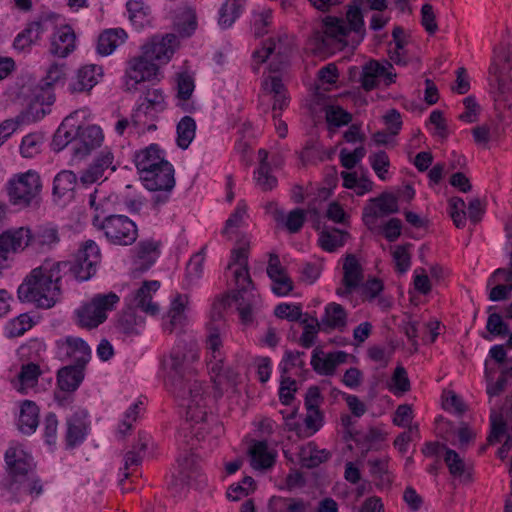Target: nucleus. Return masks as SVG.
I'll return each instance as SVG.
<instances>
[{
  "mask_svg": "<svg viewBox=\"0 0 512 512\" xmlns=\"http://www.w3.org/2000/svg\"><path fill=\"white\" fill-rule=\"evenodd\" d=\"M199 360V348L195 341L180 340L172 348L168 357L163 359L166 371L167 389L186 407L187 419L200 423L206 419L202 384L193 380L191 364Z\"/></svg>",
  "mask_w": 512,
  "mask_h": 512,
  "instance_id": "obj_1",
  "label": "nucleus"
},
{
  "mask_svg": "<svg viewBox=\"0 0 512 512\" xmlns=\"http://www.w3.org/2000/svg\"><path fill=\"white\" fill-rule=\"evenodd\" d=\"M366 36L364 15L361 7L353 0L348 6L344 18L327 16L321 28L310 37V44L316 53H325L333 49L358 46Z\"/></svg>",
  "mask_w": 512,
  "mask_h": 512,
  "instance_id": "obj_2",
  "label": "nucleus"
},
{
  "mask_svg": "<svg viewBox=\"0 0 512 512\" xmlns=\"http://www.w3.org/2000/svg\"><path fill=\"white\" fill-rule=\"evenodd\" d=\"M61 263L45 261L34 268L18 287V298L33 303L38 308L53 307L60 296Z\"/></svg>",
  "mask_w": 512,
  "mask_h": 512,
  "instance_id": "obj_3",
  "label": "nucleus"
},
{
  "mask_svg": "<svg viewBox=\"0 0 512 512\" xmlns=\"http://www.w3.org/2000/svg\"><path fill=\"white\" fill-rule=\"evenodd\" d=\"M93 225L103 232L109 243L118 246L132 245L138 237V229L128 216L110 214L102 219L96 214L93 217Z\"/></svg>",
  "mask_w": 512,
  "mask_h": 512,
  "instance_id": "obj_4",
  "label": "nucleus"
},
{
  "mask_svg": "<svg viewBox=\"0 0 512 512\" xmlns=\"http://www.w3.org/2000/svg\"><path fill=\"white\" fill-rule=\"evenodd\" d=\"M488 73L489 83L496 89V95L503 94L504 103L510 101L512 94V50L508 45L501 44L494 49Z\"/></svg>",
  "mask_w": 512,
  "mask_h": 512,
  "instance_id": "obj_5",
  "label": "nucleus"
},
{
  "mask_svg": "<svg viewBox=\"0 0 512 512\" xmlns=\"http://www.w3.org/2000/svg\"><path fill=\"white\" fill-rule=\"evenodd\" d=\"M120 298L114 292L95 295L90 302L75 311L81 327L96 328L107 319V312L114 309Z\"/></svg>",
  "mask_w": 512,
  "mask_h": 512,
  "instance_id": "obj_6",
  "label": "nucleus"
},
{
  "mask_svg": "<svg viewBox=\"0 0 512 512\" xmlns=\"http://www.w3.org/2000/svg\"><path fill=\"white\" fill-rule=\"evenodd\" d=\"M159 67L143 53L128 61L125 71V91L136 92L142 86L153 81H159Z\"/></svg>",
  "mask_w": 512,
  "mask_h": 512,
  "instance_id": "obj_7",
  "label": "nucleus"
},
{
  "mask_svg": "<svg viewBox=\"0 0 512 512\" xmlns=\"http://www.w3.org/2000/svg\"><path fill=\"white\" fill-rule=\"evenodd\" d=\"M100 261L101 253L98 245L88 240L78 250L72 262L60 263L61 266L69 265V271L77 280L86 281L95 275Z\"/></svg>",
  "mask_w": 512,
  "mask_h": 512,
  "instance_id": "obj_8",
  "label": "nucleus"
},
{
  "mask_svg": "<svg viewBox=\"0 0 512 512\" xmlns=\"http://www.w3.org/2000/svg\"><path fill=\"white\" fill-rule=\"evenodd\" d=\"M41 190L40 176L28 171L17 179L10 180L8 194L11 203L21 207L29 206Z\"/></svg>",
  "mask_w": 512,
  "mask_h": 512,
  "instance_id": "obj_9",
  "label": "nucleus"
},
{
  "mask_svg": "<svg viewBox=\"0 0 512 512\" xmlns=\"http://www.w3.org/2000/svg\"><path fill=\"white\" fill-rule=\"evenodd\" d=\"M398 211L397 197L391 193H382L378 197L369 200V203L363 209L362 220L369 229H372L378 218Z\"/></svg>",
  "mask_w": 512,
  "mask_h": 512,
  "instance_id": "obj_10",
  "label": "nucleus"
},
{
  "mask_svg": "<svg viewBox=\"0 0 512 512\" xmlns=\"http://www.w3.org/2000/svg\"><path fill=\"white\" fill-rule=\"evenodd\" d=\"M5 462L11 477L16 482L23 481L29 473H33V458L20 447H10L5 453Z\"/></svg>",
  "mask_w": 512,
  "mask_h": 512,
  "instance_id": "obj_11",
  "label": "nucleus"
},
{
  "mask_svg": "<svg viewBox=\"0 0 512 512\" xmlns=\"http://www.w3.org/2000/svg\"><path fill=\"white\" fill-rule=\"evenodd\" d=\"M19 229H23L27 234V240L23 244V249L27 246H32L38 250H47L54 247L60 241L58 228L50 223L37 226L33 232L26 227H20Z\"/></svg>",
  "mask_w": 512,
  "mask_h": 512,
  "instance_id": "obj_12",
  "label": "nucleus"
},
{
  "mask_svg": "<svg viewBox=\"0 0 512 512\" xmlns=\"http://www.w3.org/2000/svg\"><path fill=\"white\" fill-rule=\"evenodd\" d=\"M57 344L60 351L75 362L74 367L84 370L91 358V349L82 338L67 336Z\"/></svg>",
  "mask_w": 512,
  "mask_h": 512,
  "instance_id": "obj_13",
  "label": "nucleus"
},
{
  "mask_svg": "<svg viewBox=\"0 0 512 512\" xmlns=\"http://www.w3.org/2000/svg\"><path fill=\"white\" fill-rule=\"evenodd\" d=\"M363 279V269L359 261L355 255H347L343 264V286L336 290V294L341 297L350 295L354 290L360 287Z\"/></svg>",
  "mask_w": 512,
  "mask_h": 512,
  "instance_id": "obj_14",
  "label": "nucleus"
},
{
  "mask_svg": "<svg viewBox=\"0 0 512 512\" xmlns=\"http://www.w3.org/2000/svg\"><path fill=\"white\" fill-rule=\"evenodd\" d=\"M177 45V36L167 34L161 38L154 37L151 41L144 44L142 46V53L152 61L167 62L173 55Z\"/></svg>",
  "mask_w": 512,
  "mask_h": 512,
  "instance_id": "obj_15",
  "label": "nucleus"
},
{
  "mask_svg": "<svg viewBox=\"0 0 512 512\" xmlns=\"http://www.w3.org/2000/svg\"><path fill=\"white\" fill-rule=\"evenodd\" d=\"M27 234L23 229H9L0 233V271L8 267L12 253L23 250Z\"/></svg>",
  "mask_w": 512,
  "mask_h": 512,
  "instance_id": "obj_16",
  "label": "nucleus"
},
{
  "mask_svg": "<svg viewBox=\"0 0 512 512\" xmlns=\"http://www.w3.org/2000/svg\"><path fill=\"white\" fill-rule=\"evenodd\" d=\"M74 141L72 142V153L77 158L88 156L93 150L100 147L104 135L102 130H72Z\"/></svg>",
  "mask_w": 512,
  "mask_h": 512,
  "instance_id": "obj_17",
  "label": "nucleus"
},
{
  "mask_svg": "<svg viewBox=\"0 0 512 512\" xmlns=\"http://www.w3.org/2000/svg\"><path fill=\"white\" fill-rule=\"evenodd\" d=\"M83 378V370L70 365L62 367L57 373V386L59 388V392L54 393L55 400L60 405H64L68 398L62 396L61 392L73 393L77 390L83 381Z\"/></svg>",
  "mask_w": 512,
  "mask_h": 512,
  "instance_id": "obj_18",
  "label": "nucleus"
},
{
  "mask_svg": "<svg viewBox=\"0 0 512 512\" xmlns=\"http://www.w3.org/2000/svg\"><path fill=\"white\" fill-rule=\"evenodd\" d=\"M142 182L150 191L170 192L175 186L174 168L167 161L156 169H152L150 174H146Z\"/></svg>",
  "mask_w": 512,
  "mask_h": 512,
  "instance_id": "obj_19",
  "label": "nucleus"
},
{
  "mask_svg": "<svg viewBox=\"0 0 512 512\" xmlns=\"http://www.w3.org/2000/svg\"><path fill=\"white\" fill-rule=\"evenodd\" d=\"M166 162L167 160H165L156 144H151L134 155V163L141 181L146 177V174L151 173L152 169H156Z\"/></svg>",
  "mask_w": 512,
  "mask_h": 512,
  "instance_id": "obj_20",
  "label": "nucleus"
},
{
  "mask_svg": "<svg viewBox=\"0 0 512 512\" xmlns=\"http://www.w3.org/2000/svg\"><path fill=\"white\" fill-rule=\"evenodd\" d=\"M76 35L69 25L59 27L51 38L50 52L58 57H66L75 50Z\"/></svg>",
  "mask_w": 512,
  "mask_h": 512,
  "instance_id": "obj_21",
  "label": "nucleus"
},
{
  "mask_svg": "<svg viewBox=\"0 0 512 512\" xmlns=\"http://www.w3.org/2000/svg\"><path fill=\"white\" fill-rule=\"evenodd\" d=\"M188 304V296L178 294L172 301L170 309L167 313V320L163 324L165 331L173 333L177 330H182L186 324L187 317L185 309Z\"/></svg>",
  "mask_w": 512,
  "mask_h": 512,
  "instance_id": "obj_22",
  "label": "nucleus"
},
{
  "mask_svg": "<svg viewBox=\"0 0 512 512\" xmlns=\"http://www.w3.org/2000/svg\"><path fill=\"white\" fill-rule=\"evenodd\" d=\"M114 156L110 151H102L93 162L85 169L81 175L80 180L84 184H92L99 180L107 169L115 170L113 166Z\"/></svg>",
  "mask_w": 512,
  "mask_h": 512,
  "instance_id": "obj_23",
  "label": "nucleus"
},
{
  "mask_svg": "<svg viewBox=\"0 0 512 512\" xmlns=\"http://www.w3.org/2000/svg\"><path fill=\"white\" fill-rule=\"evenodd\" d=\"M102 74L100 66L91 64L81 67L77 72L76 79L69 86L70 91L73 93L90 91L98 83Z\"/></svg>",
  "mask_w": 512,
  "mask_h": 512,
  "instance_id": "obj_24",
  "label": "nucleus"
},
{
  "mask_svg": "<svg viewBox=\"0 0 512 512\" xmlns=\"http://www.w3.org/2000/svg\"><path fill=\"white\" fill-rule=\"evenodd\" d=\"M160 287L159 281L151 280L145 281L142 286L136 291L133 303L136 308L149 315H156L159 312V307L153 303L152 292H156Z\"/></svg>",
  "mask_w": 512,
  "mask_h": 512,
  "instance_id": "obj_25",
  "label": "nucleus"
},
{
  "mask_svg": "<svg viewBox=\"0 0 512 512\" xmlns=\"http://www.w3.org/2000/svg\"><path fill=\"white\" fill-rule=\"evenodd\" d=\"M225 354L223 351L208 352L207 367L213 381L219 385L226 379L229 383H234L236 373L224 367Z\"/></svg>",
  "mask_w": 512,
  "mask_h": 512,
  "instance_id": "obj_26",
  "label": "nucleus"
},
{
  "mask_svg": "<svg viewBox=\"0 0 512 512\" xmlns=\"http://www.w3.org/2000/svg\"><path fill=\"white\" fill-rule=\"evenodd\" d=\"M248 455L255 470H267L275 464L276 454L269 450L266 441H255L250 446Z\"/></svg>",
  "mask_w": 512,
  "mask_h": 512,
  "instance_id": "obj_27",
  "label": "nucleus"
},
{
  "mask_svg": "<svg viewBox=\"0 0 512 512\" xmlns=\"http://www.w3.org/2000/svg\"><path fill=\"white\" fill-rule=\"evenodd\" d=\"M128 35L122 28H110L100 33L97 41V52L102 56H108L122 45Z\"/></svg>",
  "mask_w": 512,
  "mask_h": 512,
  "instance_id": "obj_28",
  "label": "nucleus"
},
{
  "mask_svg": "<svg viewBox=\"0 0 512 512\" xmlns=\"http://www.w3.org/2000/svg\"><path fill=\"white\" fill-rule=\"evenodd\" d=\"M160 243L154 240H145L138 243L136 247L135 267L137 270L147 271L159 256Z\"/></svg>",
  "mask_w": 512,
  "mask_h": 512,
  "instance_id": "obj_29",
  "label": "nucleus"
},
{
  "mask_svg": "<svg viewBox=\"0 0 512 512\" xmlns=\"http://www.w3.org/2000/svg\"><path fill=\"white\" fill-rule=\"evenodd\" d=\"M39 424V408L35 402L24 400L20 405L18 429L24 434L35 432Z\"/></svg>",
  "mask_w": 512,
  "mask_h": 512,
  "instance_id": "obj_30",
  "label": "nucleus"
},
{
  "mask_svg": "<svg viewBox=\"0 0 512 512\" xmlns=\"http://www.w3.org/2000/svg\"><path fill=\"white\" fill-rule=\"evenodd\" d=\"M43 32L42 21L31 22L15 37L13 47L19 52H28L38 42Z\"/></svg>",
  "mask_w": 512,
  "mask_h": 512,
  "instance_id": "obj_31",
  "label": "nucleus"
},
{
  "mask_svg": "<svg viewBox=\"0 0 512 512\" xmlns=\"http://www.w3.org/2000/svg\"><path fill=\"white\" fill-rule=\"evenodd\" d=\"M156 82L144 84L142 90H136V92H140L139 104L154 111H161L165 106V98L162 89L157 87Z\"/></svg>",
  "mask_w": 512,
  "mask_h": 512,
  "instance_id": "obj_32",
  "label": "nucleus"
},
{
  "mask_svg": "<svg viewBox=\"0 0 512 512\" xmlns=\"http://www.w3.org/2000/svg\"><path fill=\"white\" fill-rule=\"evenodd\" d=\"M324 330H343L347 325V313L342 305L332 302L325 307V313L320 321Z\"/></svg>",
  "mask_w": 512,
  "mask_h": 512,
  "instance_id": "obj_33",
  "label": "nucleus"
},
{
  "mask_svg": "<svg viewBox=\"0 0 512 512\" xmlns=\"http://www.w3.org/2000/svg\"><path fill=\"white\" fill-rule=\"evenodd\" d=\"M178 477L180 481L186 485H192L193 481H197L201 477L199 467L197 465L196 456L192 453L181 455L178 460Z\"/></svg>",
  "mask_w": 512,
  "mask_h": 512,
  "instance_id": "obj_34",
  "label": "nucleus"
},
{
  "mask_svg": "<svg viewBox=\"0 0 512 512\" xmlns=\"http://www.w3.org/2000/svg\"><path fill=\"white\" fill-rule=\"evenodd\" d=\"M273 218L277 223L283 224L290 233H297L305 223L306 213L303 209L296 208L285 216L283 210L276 208L273 212Z\"/></svg>",
  "mask_w": 512,
  "mask_h": 512,
  "instance_id": "obj_35",
  "label": "nucleus"
},
{
  "mask_svg": "<svg viewBox=\"0 0 512 512\" xmlns=\"http://www.w3.org/2000/svg\"><path fill=\"white\" fill-rule=\"evenodd\" d=\"M233 276L236 289L233 291L232 297L234 301L245 299V297L254 296L252 293L253 282L249 275L248 268L236 267L233 270Z\"/></svg>",
  "mask_w": 512,
  "mask_h": 512,
  "instance_id": "obj_36",
  "label": "nucleus"
},
{
  "mask_svg": "<svg viewBox=\"0 0 512 512\" xmlns=\"http://www.w3.org/2000/svg\"><path fill=\"white\" fill-rule=\"evenodd\" d=\"M126 8L129 20L136 28H143L150 23L151 10L144 0H129Z\"/></svg>",
  "mask_w": 512,
  "mask_h": 512,
  "instance_id": "obj_37",
  "label": "nucleus"
},
{
  "mask_svg": "<svg viewBox=\"0 0 512 512\" xmlns=\"http://www.w3.org/2000/svg\"><path fill=\"white\" fill-rule=\"evenodd\" d=\"M152 111L138 103L137 108L131 115V122L128 119H121L116 123L115 128H127L130 124L135 127L157 128L154 123L155 115L151 113Z\"/></svg>",
  "mask_w": 512,
  "mask_h": 512,
  "instance_id": "obj_38",
  "label": "nucleus"
},
{
  "mask_svg": "<svg viewBox=\"0 0 512 512\" xmlns=\"http://www.w3.org/2000/svg\"><path fill=\"white\" fill-rule=\"evenodd\" d=\"M331 454L325 449H318L315 444L309 443L301 449L300 464L304 468L312 469L326 462Z\"/></svg>",
  "mask_w": 512,
  "mask_h": 512,
  "instance_id": "obj_39",
  "label": "nucleus"
},
{
  "mask_svg": "<svg viewBox=\"0 0 512 512\" xmlns=\"http://www.w3.org/2000/svg\"><path fill=\"white\" fill-rule=\"evenodd\" d=\"M263 90L266 93L274 95L273 110H282L287 106L288 98L285 94V87L282 80L277 76H270L266 78L262 83Z\"/></svg>",
  "mask_w": 512,
  "mask_h": 512,
  "instance_id": "obj_40",
  "label": "nucleus"
},
{
  "mask_svg": "<svg viewBox=\"0 0 512 512\" xmlns=\"http://www.w3.org/2000/svg\"><path fill=\"white\" fill-rule=\"evenodd\" d=\"M59 128H100V126L93 122L91 112L87 108H82L68 115Z\"/></svg>",
  "mask_w": 512,
  "mask_h": 512,
  "instance_id": "obj_41",
  "label": "nucleus"
},
{
  "mask_svg": "<svg viewBox=\"0 0 512 512\" xmlns=\"http://www.w3.org/2000/svg\"><path fill=\"white\" fill-rule=\"evenodd\" d=\"M44 110L40 107L31 106L14 118L6 119L0 124V128H14L33 124L37 119L43 117Z\"/></svg>",
  "mask_w": 512,
  "mask_h": 512,
  "instance_id": "obj_42",
  "label": "nucleus"
},
{
  "mask_svg": "<svg viewBox=\"0 0 512 512\" xmlns=\"http://www.w3.org/2000/svg\"><path fill=\"white\" fill-rule=\"evenodd\" d=\"M84 416L74 413L67 419L66 441L69 447H74L84 439Z\"/></svg>",
  "mask_w": 512,
  "mask_h": 512,
  "instance_id": "obj_43",
  "label": "nucleus"
},
{
  "mask_svg": "<svg viewBox=\"0 0 512 512\" xmlns=\"http://www.w3.org/2000/svg\"><path fill=\"white\" fill-rule=\"evenodd\" d=\"M347 235L336 228L325 229L320 233L318 243L323 250L333 252L344 245Z\"/></svg>",
  "mask_w": 512,
  "mask_h": 512,
  "instance_id": "obj_44",
  "label": "nucleus"
},
{
  "mask_svg": "<svg viewBox=\"0 0 512 512\" xmlns=\"http://www.w3.org/2000/svg\"><path fill=\"white\" fill-rule=\"evenodd\" d=\"M243 0H226L220 8L218 23L222 28L230 27L239 17Z\"/></svg>",
  "mask_w": 512,
  "mask_h": 512,
  "instance_id": "obj_45",
  "label": "nucleus"
},
{
  "mask_svg": "<svg viewBox=\"0 0 512 512\" xmlns=\"http://www.w3.org/2000/svg\"><path fill=\"white\" fill-rule=\"evenodd\" d=\"M285 41H287V38H285ZM287 51L288 46L287 44H284V39L281 37L277 40L270 38L267 42L264 43L261 49L256 50L253 53V57L255 60H257L258 63H264L272 53H276L278 55H286Z\"/></svg>",
  "mask_w": 512,
  "mask_h": 512,
  "instance_id": "obj_46",
  "label": "nucleus"
},
{
  "mask_svg": "<svg viewBox=\"0 0 512 512\" xmlns=\"http://www.w3.org/2000/svg\"><path fill=\"white\" fill-rule=\"evenodd\" d=\"M77 182V177L72 171L64 170L56 175L53 182V194L64 197L72 193Z\"/></svg>",
  "mask_w": 512,
  "mask_h": 512,
  "instance_id": "obj_47",
  "label": "nucleus"
},
{
  "mask_svg": "<svg viewBox=\"0 0 512 512\" xmlns=\"http://www.w3.org/2000/svg\"><path fill=\"white\" fill-rule=\"evenodd\" d=\"M474 142L483 149L498 145L504 138V130H472Z\"/></svg>",
  "mask_w": 512,
  "mask_h": 512,
  "instance_id": "obj_48",
  "label": "nucleus"
},
{
  "mask_svg": "<svg viewBox=\"0 0 512 512\" xmlns=\"http://www.w3.org/2000/svg\"><path fill=\"white\" fill-rule=\"evenodd\" d=\"M444 461L452 476L466 477L468 480H471L470 473L467 472L466 464L463 458H461L455 450L446 448Z\"/></svg>",
  "mask_w": 512,
  "mask_h": 512,
  "instance_id": "obj_49",
  "label": "nucleus"
},
{
  "mask_svg": "<svg viewBox=\"0 0 512 512\" xmlns=\"http://www.w3.org/2000/svg\"><path fill=\"white\" fill-rule=\"evenodd\" d=\"M44 136L41 131H34L26 135L21 142L20 152L23 157L31 158L41 151Z\"/></svg>",
  "mask_w": 512,
  "mask_h": 512,
  "instance_id": "obj_50",
  "label": "nucleus"
},
{
  "mask_svg": "<svg viewBox=\"0 0 512 512\" xmlns=\"http://www.w3.org/2000/svg\"><path fill=\"white\" fill-rule=\"evenodd\" d=\"M303 356H305V352L286 350L279 365L281 374L289 375L295 368L300 372L303 371L305 367Z\"/></svg>",
  "mask_w": 512,
  "mask_h": 512,
  "instance_id": "obj_51",
  "label": "nucleus"
},
{
  "mask_svg": "<svg viewBox=\"0 0 512 512\" xmlns=\"http://www.w3.org/2000/svg\"><path fill=\"white\" fill-rule=\"evenodd\" d=\"M485 380L487 383L486 393L491 399L492 397L500 395L506 388L508 383V375L502 374V370L500 371V376L496 382H493V374L494 370L488 367V361H485Z\"/></svg>",
  "mask_w": 512,
  "mask_h": 512,
  "instance_id": "obj_52",
  "label": "nucleus"
},
{
  "mask_svg": "<svg viewBox=\"0 0 512 512\" xmlns=\"http://www.w3.org/2000/svg\"><path fill=\"white\" fill-rule=\"evenodd\" d=\"M143 323L141 318H138L132 308L124 311L118 318L117 328L126 335L139 334L138 326Z\"/></svg>",
  "mask_w": 512,
  "mask_h": 512,
  "instance_id": "obj_53",
  "label": "nucleus"
},
{
  "mask_svg": "<svg viewBox=\"0 0 512 512\" xmlns=\"http://www.w3.org/2000/svg\"><path fill=\"white\" fill-rule=\"evenodd\" d=\"M503 94L495 96L496 125L502 127H512V93L511 100L504 104Z\"/></svg>",
  "mask_w": 512,
  "mask_h": 512,
  "instance_id": "obj_54",
  "label": "nucleus"
},
{
  "mask_svg": "<svg viewBox=\"0 0 512 512\" xmlns=\"http://www.w3.org/2000/svg\"><path fill=\"white\" fill-rule=\"evenodd\" d=\"M324 111L326 121L330 126L341 127L352 121V114L339 105H327Z\"/></svg>",
  "mask_w": 512,
  "mask_h": 512,
  "instance_id": "obj_55",
  "label": "nucleus"
},
{
  "mask_svg": "<svg viewBox=\"0 0 512 512\" xmlns=\"http://www.w3.org/2000/svg\"><path fill=\"white\" fill-rule=\"evenodd\" d=\"M40 375L41 370L39 365L32 362L22 365L18 374V379L22 386L21 389L34 387Z\"/></svg>",
  "mask_w": 512,
  "mask_h": 512,
  "instance_id": "obj_56",
  "label": "nucleus"
},
{
  "mask_svg": "<svg viewBox=\"0 0 512 512\" xmlns=\"http://www.w3.org/2000/svg\"><path fill=\"white\" fill-rule=\"evenodd\" d=\"M304 331L300 337V343L304 348H310L314 345L316 336L322 326L317 318H312L311 322L308 319L302 320Z\"/></svg>",
  "mask_w": 512,
  "mask_h": 512,
  "instance_id": "obj_57",
  "label": "nucleus"
},
{
  "mask_svg": "<svg viewBox=\"0 0 512 512\" xmlns=\"http://www.w3.org/2000/svg\"><path fill=\"white\" fill-rule=\"evenodd\" d=\"M491 421V432L487 438L489 444L498 442L500 437L506 433V422L503 419L501 413H498L495 409H491L490 414Z\"/></svg>",
  "mask_w": 512,
  "mask_h": 512,
  "instance_id": "obj_58",
  "label": "nucleus"
},
{
  "mask_svg": "<svg viewBox=\"0 0 512 512\" xmlns=\"http://www.w3.org/2000/svg\"><path fill=\"white\" fill-rule=\"evenodd\" d=\"M177 97L180 100H188L195 88L194 79L188 72H181L177 74Z\"/></svg>",
  "mask_w": 512,
  "mask_h": 512,
  "instance_id": "obj_59",
  "label": "nucleus"
},
{
  "mask_svg": "<svg viewBox=\"0 0 512 512\" xmlns=\"http://www.w3.org/2000/svg\"><path fill=\"white\" fill-rule=\"evenodd\" d=\"M464 111L458 115V118L465 124H471L478 120L481 111L480 105L473 96H468L463 100Z\"/></svg>",
  "mask_w": 512,
  "mask_h": 512,
  "instance_id": "obj_60",
  "label": "nucleus"
},
{
  "mask_svg": "<svg viewBox=\"0 0 512 512\" xmlns=\"http://www.w3.org/2000/svg\"><path fill=\"white\" fill-rule=\"evenodd\" d=\"M392 385L389 387L394 394H403L410 390V380L403 366L396 367L392 376Z\"/></svg>",
  "mask_w": 512,
  "mask_h": 512,
  "instance_id": "obj_61",
  "label": "nucleus"
},
{
  "mask_svg": "<svg viewBox=\"0 0 512 512\" xmlns=\"http://www.w3.org/2000/svg\"><path fill=\"white\" fill-rule=\"evenodd\" d=\"M205 256L203 250L194 254L186 266V278L189 283L198 280L203 274Z\"/></svg>",
  "mask_w": 512,
  "mask_h": 512,
  "instance_id": "obj_62",
  "label": "nucleus"
},
{
  "mask_svg": "<svg viewBox=\"0 0 512 512\" xmlns=\"http://www.w3.org/2000/svg\"><path fill=\"white\" fill-rule=\"evenodd\" d=\"M254 484L255 481L252 477L245 476L240 483L229 487L227 497L232 501H238L254 490Z\"/></svg>",
  "mask_w": 512,
  "mask_h": 512,
  "instance_id": "obj_63",
  "label": "nucleus"
},
{
  "mask_svg": "<svg viewBox=\"0 0 512 512\" xmlns=\"http://www.w3.org/2000/svg\"><path fill=\"white\" fill-rule=\"evenodd\" d=\"M33 326L32 318L24 313L10 321L8 334L10 337H19Z\"/></svg>",
  "mask_w": 512,
  "mask_h": 512,
  "instance_id": "obj_64",
  "label": "nucleus"
}]
</instances>
